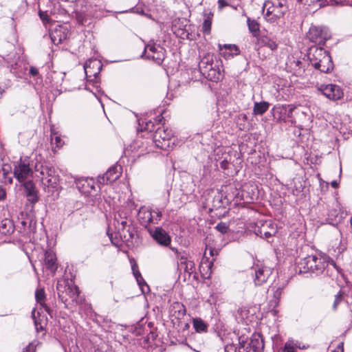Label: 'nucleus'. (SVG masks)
<instances>
[{
    "label": "nucleus",
    "instance_id": "nucleus-1",
    "mask_svg": "<svg viewBox=\"0 0 352 352\" xmlns=\"http://www.w3.org/2000/svg\"><path fill=\"white\" fill-rule=\"evenodd\" d=\"M308 58L311 65L321 72L328 73L333 69L331 58L329 52L322 47H310Z\"/></svg>",
    "mask_w": 352,
    "mask_h": 352
},
{
    "label": "nucleus",
    "instance_id": "nucleus-2",
    "mask_svg": "<svg viewBox=\"0 0 352 352\" xmlns=\"http://www.w3.org/2000/svg\"><path fill=\"white\" fill-rule=\"evenodd\" d=\"M287 10V0H267L263 6L264 18L270 23H274L282 18Z\"/></svg>",
    "mask_w": 352,
    "mask_h": 352
},
{
    "label": "nucleus",
    "instance_id": "nucleus-3",
    "mask_svg": "<svg viewBox=\"0 0 352 352\" xmlns=\"http://www.w3.org/2000/svg\"><path fill=\"white\" fill-rule=\"evenodd\" d=\"M36 177L40 178L42 184L47 188H55L58 182V175L54 168L43 166L40 162L34 166Z\"/></svg>",
    "mask_w": 352,
    "mask_h": 352
},
{
    "label": "nucleus",
    "instance_id": "nucleus-4",
    "mask_svg": "<svg viewBox=\"0 0 352 352\" xmlns=\"http://www.w3.org/2000/svg\"><path fill=\"white\" fill-rule=\"evenodd\" d=\"M176 140L173 131L170 129L158 128L153 135L155 145L162 150L173 148Z\"/></svg>",
    "mask_w": 352,
    "mask_h": 352
},
{
    "label": "nucleus",
    "instance_id": "nucleus-5",
    "mask_svg": "<svg viewBox=\"0 0 352 352\" xmlns=\"http://www.w3.org/2000/svg\"><path fill=\"white\" fill-rule=\"evenodd\" d=\"M56 289L58 294L63 301L67 302L71 300L72 302L78 303L79 289L72 280L58 282Z\"/></svg>",
    "mask_w": 352,
    "mask_h": 352
},
{
    "label": "nucleus",
    "instance_id": "nucleus-6",
    "mask_svg": "<svg viewBox=\"0 0 352 352\" xmlns=\"http://www.w3.org/2000/svg\"><path fill=\"white\" fill-rule=\"evenodd\" d=\"M14 175L19 182H23L32 176V170L30 168L28 157H25L24 159L21 158L17 164L15 165Z\"/></svg>",
    "mask_w": 352,
    "mask_h": 352
},
{
    "label": "nucleus",
    "instance_id": "nucleus-7",
    "mask_svg": "<svg viewBox=\"0 0 352 352\" xmlns=\"http://www.w3.org/2000/svg\"><path fill=\"white\" fill-rule=\"evenodd\" d=\"M253 280L256 286L265 283L272 273V269L263 265H255L253 268Z\"/></svg>",
    "mask_w": 352,
    "mask_h": 352
},
{
    "label": "nucleus",
    "instance_id": "nucleus-8",
    "mask_svg": "<svg viewBox=\"0 0 352 352\" xmlns=\"http://www.w3.org/2000/svg\"><path fill=\"white\" fill-rule=\"evenodd\" d=\"M295 109L293 105H276L272 109L274 118L277 122H286L287 118H291L293 122L292 113Z\"/></svg>",
    "mask_w": 352,
    "mask_h": 352
},
{
    "label": "nucleus",
    "instance_id": "nucleus-9",
    "mask_svg": "<svg viewBox=\"0 0 352 352\" xmlns=\"http://www.w3.org/2000/svg\"><path fill=\"white\" fill-rule=\"evenodd\" d=\"M307 37L313 43L323 45L329 38L330 35L326 28L311 26L309 28Z\"/></svg>",
    "mask_w": 352,
    "mask_h": 352
},
{
    "label": "nucleus",
    "instance_id": "nucleus-10",
    "mask_svg": "<svg viewBox=\"0 0 352 352\" xmlns=\"http://www.w3.org/2000/svg\"><path fill=\"white\" fill-rule=\"evenodd\" d=\"M144 56L160 65L164 59L165 51L160 45L148 44L145 47Z\"/></svg>",
    "mask_w": 352,
    "mask_h": 352
},
{
    "label": "nucleus",
    "instance_id": "nucleus-11",
    "mask_svg": "<svg viewBox=\"0 0 352 352\" xmlns=\"http://www.w3.org/2000/svg\"><path fill=\"white\" fill-rule=\"evenodd\" d=\"M162 214L158 210L151 211L145 206L141 207L138 212V219L143 225H147L151 223H157L160 221Z\"/></svg>",
    "mask_w": 352,
    "mask_h": 352
},
{
    "label": "nucleus",
    "instance_id": "nucleus-12",
    "mask_svg": "<svg viewBox=\"0 0 352 352\" xmlns=\"http://www.w3.org/2000/svg\"><path fill=\"white\" fill-rule=\"evenodd\" d=\"M258 228H255L254 233L262 238L269 239L276 233V226L270 221L257 222Z\"/></svg>",
    "mask_w": 352,
    "mask_h": 352
},
{
    "label": "nucleus",
    "instance_id": "nucleus-13",
    "mask_svg": "<svg viewBox=\"0 0 352 352\" xmlns=\"http://www.w3.org/2000/svg\"><path fill=\"white\" fill-rule=\"evenodd\" d=\"M149 233L155 241L160 245L168 247L171 243V238L163 228L156 227L149 230Z\"/></svg>",
    "mask_w": 352,
    "mask_h": 352
},
{
    "label": "nucleus",
    "instance_id": "nucleus-14",
    "mask_svg": "<svg viewBox=\"0 0 352 352\" xmlns=\"http://www.w3.org/2000/svg\"><path fill=\"white\" fill-rule=\"evenodd\" d=\"M318 89L327 98L331 100H339L343 96L342 90L336 85L322 84L318 87Z\"/></svg>",
    "mask_w": 352,
    "mask_h": 352
},
{
    "label": "nucleus",
    "instance_id": "nucleus-15",
    "mask_svg": "<svg viewBox=\"0 0 352 352\" xmlns=\"http://www.w3.org/2000/svg\"><path fill=\"white\" fill-rule=\"evenodd\" d=\"M208 58H204L202 59L199 63V68L201 69H204L203 72L204 74L207 73L208 78H209L210 80L218 81L221 80L223 76V74L219 69L216 70L214 68H213L210 64L206 65H208Z\"/></svg>",
    "mask_w": 352,
    "mask_h": 352
},
{
    "label": "nucleus",
    "instance_id": "nucleus-16",
    "mask_svg": "<svg viewBox=\"0 0 352 352\" xmlns=\"http://www.w3.org/2000/svg\"><path fill=\"white\" fill-rule=\"evenodd\" d=\"M169 315L174 324L179 323L186 315L185 306L179 302H173L170 307Z\"/></svg>",
    "mask_w": 352,
    "mask_h": 352
},
{
    "label": "nucleus",
    "instance_id": "nucleus-17",
    "mask_svg": "<svg viewBox=\"0 0 352 352\" xmlns=\"http://www.w3.org/2000/svg\"><path fill=\"white\" fill-rule=\"evenodd\" d=\"M122 168L120 166H113L98 179L100 184H108L116 181L121 175Z\"/></svg>",
    "mask_w": 352,
    "mask_h": 352
},
{
    "label": "nucleus",
    "instance_id": "nucleus-18",
    "mask_svg": "<svg viewBox=\"0 0 352 352\" xmlns=\"http://www.w3.org/2000/svg\"><path fill=\"white\" fill-rule=\"evenodd\" d=\"M69 35V31L66 26L58 25L50 33V38L52 43L58 45L66 40Z\"/></svg>",
    "mask_w": 352,
    "mask_h": 352
},
{
    "label": "nucleus",
    "instance_id": "nucleus-19",
    "mask_svg": "<svg viewBox=\"0 0 352 352\" xmlns=\"http://www.w3.org/2000/svg\"><path fill=\"white\" fill-rule=\"evenodd\" d=\"M316 256L310 255L302 259L298 267L300 272L302 273L314 272L316 267Z\"/></svg>",
    "mask_w": 352,
    "mask_h": 352
},
{
    "label": "nucleus",
    "instance_id": "nucleus-20",
    "mask_svg": "<svg viewBox=\"0 0 352 352\" xmlns=\"http://www.w3.org/2000/svg\"><path fill=\"white\" fill-rule=\"evenodd\" d=\"M329 265H331L336 267V263L329 257L325 255L316 256V267L314 268V273L317 274L322 273Z\"/></svg>",
    "mask_w": 352,
    "mask_h": 352
},
{
    "label": "nucleus",
    "instance_id": "nucleus-21",
    "mask_svg": "<svg viewBox=\"0 0 352 352\" xmlns=\"http://www.w3.org/2000/svg\"><path fill=\"white\" fill-rule=\"evenodd\" d=\"M218 47L220 54L225 58H232L236 55H238L240 52L239 47L236 45L232 44H219Z\"/></svg>",
    "mask_w": 352,
    "mask_h": 352
},
{
    "label": "nucleus",
    "instance_id": "nucleus-22",
    "mask_svg": "<svg viewBox=\"0 0 352 352\" xmlns=\"http://www.w3.org/2000/svg\"><path fill=\"white\" fill-rule=\"evenodd\" d=\"M258 53H260V50L263 47H266L269 48L271 51L276 50L278 47V44H277L276 41L267 35H262L258 39Z\"/></svg>",
    "mask_w": 352,
    "mask_h": 352
},
{
    "label": "nucleus",
    "instance_id": "nucleus-23",
    "mask_svg": "<svg viewBox=\"0 0 352 352\" xmlns=\"http://www.w3.org/2000/svg\"><path fill=\"white\" fill-rule=\"evenodd\" d=\"M178 266L180 270H184L189 275H190L195 270L194 262L184 256H182L180 257Z\"/></svg>",
    "mask_w": 352,
    "mask_h": 352
},
{
    "label": "nucleus",
    "instance_id": "nucleus-24",
    "mask_svg": "<svg viewBox=\"0 0 352 352\" xmlns=\"http://www.w3.org/2000/svg\"><path fill=\"white\" fill-rule=\"evenodd\" d=\"M133 274L139 285L142 293H147L149 291L148 286L143 279L136 264L132 265Z\"/></svg>",
    "mask_w": 352,
    "mask_h": 352
},
{
    "label": "nucleus",
    "instance_id": "nucleus-25",
    "mask_svg": "<svg viewBox=\"0 0 352 352\" xmlns=\"http://www.w3.org/2000/svg\"><path fill=\"white\" fill-rule=\"evenodd\" d=\"M253 186H245L241 191L242 199L245 203H250L255 199L256 194Z\"/></svg>",
    "mask_w": 352,
    "mask_h": 352
},
{
    "label": "nucleus",
    "instance_id": "nucleus-26",
    "mask_svg": "<svg viewBox=\"0 0 352 352\" xmlns=\"http://www.w3.org/2000/svg\"><path fill=\"white\" fill-rule=\"evenodd\" d=\"M250 345L255 352L262 351L264 348V342L262 336L260 334H254L252 336Z\"/></svg>",
    "mask_w": 352,
    "mask_h": 352
},
{
    "label": "nucleus",
    "instance_id": "nucleus-27",
    "mask_svg": "<svg viewBox=\"0 0 352 352\" xmlns=\"http://www.w3.org/2000/svg\"><path fill=\"white\" fill-rule=\"evenodd\" d=\"M56 255L52 250H47L45 253V263L49 269L54 270L56 269Z\"/></svg>",
    "mask_w": 352,
    "mask_h": 352
},
{
    "label": "nucleus",
    "instance_id": "nucleus-28",
    "mask_svg": "<svg viewBox=\"0 0 352 352\" xmlns=\"http://www.w3.org/2000/svg\"><path fill=\"white\" fill-rule=\"evenodd\" d=\"M193 327L197 333L206 332L208 330L207 324L201 318H196L192 320Z\"/></svg>",
    "mask_w": 352,
    "mask_h": 352
},
{
    "label": "nucleus",
    "instance_id": "nucleus-29",
    "mask_svg": "<svg viewBox=\"0 0 352 352\" xmlns=\"http://www.w3.org/2000/svg\"><path fill=\"white\" fill-rule=\"evenodd\" d=\"M270 107L267 102H255L254 104L253 111L256 115H263L267 111Z\"/></svg>",
    "mask_w": 352,
    "mask_h": 352
},
{
    "label": "nucleus",
    "instance_id": "nucleus-30",
    "mask_svg": "<svg viewBox=\"0 0 352 352\" xmlns=\"http://www.w3.org/2000/svg\"><path fill=\"white\" fill-rule=\"evenodd\" d=\"M24 187L27 193V195L31 197V201L32 202L37 201L38 199L35 193L34 185L31 182H28L24 184Z\"/></svg>",
    "mask_w": 352,
    "mask_h": 352
},
{
    "label": "nucleus",
    "instance_id": "nucleus-31",
    "mask_svg": "<svg viewBox=\"0 0 352 352\" xmlns=\"http://www.w3.org/2000/svg\"><path fill=\"white\" fill-rule=\"evenodd\" d=\"M91 67H97V71H96L94 72V74H97L99 72L100 68L101 67L100 62L99 60H98L97 59H91V60H87L84 65V69H85L86 74H87L88 72H90V73L91 72L89 70Z\"/></svg>",
    "mask_w": 352,
    "mask_h": 352
},
{
    "label": "nucleus",
    "instance_id": "nucleus-32",
    "mask_svg": "<svg viewBox=\"0 0 352 352\" xmlns=\"http://www.w3.org/2000/svg\"><path fill=\"white\" fill-rule=\"evenodd\" d=\"M35 298H36V302L38 303H39L41 305V306L43 307L46 311H47V307H46V305L45 304V292H44L43 289H38L36 291Z\"/></svg>",
    "mask_w": 352,
    "mask_h": 352
},
{
    "label": "nucleus",
    "instance_id": "nucleus-33",
    "mask_svg": "<svg viewBox=\"0 0 352 352\" xmlns=\"http://www.w3.org/2000/svg\"><path fill=\"white\" fill-rule=\"evenodd\" d=\"M248 25L249 30L254 34V36H256L257 32L259 31L258 23L255 20L248 19Z\"/></svg>",
    "mask_w": 352,
    "mask_h": 352
},
{
    "label": "nucleus",
    "instance_id": "nucleus-34",
    "mask_svg": "<svg viewBox=\"0 0 352 352\" xmlns=\"http://www.w3.org/2000/svg\"><path fill=\"white\" fill-rule=\"evenodd\" d=\"M301 64L302 63L299 60H294L293 61H289V67L294 71V72L297 74H300L301 72Z\"/></svg>",
    "mask_w": 352,
    "mask_h": 352
},
{
    "label": "nucleus",
    "instance_id": "nucleus-35",
    "mask_svg": "<svg viewBox=\"0 0 352 352\" xmlns=\"http://www.w3.org/2000/svg\"><path fill=\"white\" fill-rule=\"evenodd\" d=\"M51 142L52 146H55L56 148H60L64 144L60 137L56 135H52Z\"/></svg>",
    "mask_w": 352,
    "mask_h": 352
},
{
    "label": "nucleus",
    "instance_id": "nucleus-36",
    "mask_svg": "<svg viewBox=\"0 0 352 352\" xmlns=\"http://www.w3.org/2000/svg\"><path fill=\"white\" fill-rule=\"evenodd\" d=\"M280 352H296V349L292 342H287L285 344V346Z\"/></svg>",
    "mask_w": 352,
    "mask_h": 352
},
{
    "label": "nucleus",
    "instance_id": "nucleus-37",
    "mask_svg": "<svg viewBox=\"0 0 352 352\" xmlns=\"http://www.w3.org/2000/svg\"><path fill=\"white\" fill-rule=\"evenodd\" d=\"M211 20L209 18L204 20L203 23V30L205 33H210L211 30Z\"/></svg>",
    "mask_w": 352,
    "mask_h": 352
},
{
    "label": "nucleus",
    "instance_id": "nucleus-38",
    "mask_svg": "<svg viewBox=\"0 0 352 352\" xmlns=\"http://www.w3.org/2000/svg\"><path fill=\"white\" fill-rule=\"evenodd\" d=\"M216 229L222 234L226 233L228 230V226L226 223L221 222L216 226Z\"/></svg>",
    "mask_w": 352,
    "mask_h": 352
},
{
    "label": "nucleus",
    "instance_id": "nucleus-39",
    "mask_svg": "<svg viewBox=\"0 0 352 352\" xmlns=\"http://www.w3.org/2000/svg\"><path fill=\"white\" fill-rule=\"evenodd\" d=\"M35 312H36V311L34 309L32 311V317L34 319V324H35L36 329L37 331H43V325L41 323H38L37 322V320L35 319Z\"/></svg>",
    "mask_w": 352,
    "mask_h": 352
},
{
    "label": "nucleus",
    "instance_id": "nucleus-40",
    "mask_svg": "<svg viewBox=\"0 0 352 352\" xmlns=\"http://www.w3.org/2000/svg\"><path fill=\"white\" fill-rule=\"evenodd\" d=\"M342 300V294L340 292H339L336 296L335 298V301L333 305V307L334 309H336L338 305L340 303V302Z\"/></svg>",
    "mask_w": 352,
    "mask_h": 352
},
{
    "label": "nucleus",
    "instance_id": "nucleus-41",
    "mask_svg": "<svg viewBox=\"0 0 352 352\" xmlns=\"http://www.w3.org/2000/svg\"><path fill=\"white\" fill-rule=\"evenodd\" d=\"M40 18L43 22H48L49 21V16L47 14L43 11L39 10L38 12Z\"/></svg>",
    "mask_w": 352,
    "mask_h": 352
},
{
    "label": "nucleus",
    "instance_id": "nucleus-42",
    "mask_svg": "<svg viewBox=\"0 0 352 352\" xmlns=\"http://www.w3.org/2000/svg\"><path fill=\"white\" fill-rule=\"evenodd\" d=\"M36 345L32 342L26 346L23 352H35Z\"/></svg>",
    "mask_w": 352,
    "mask_h": 352
},
{
    "label": "nucleus",
    "instance_id": "nucleus-43",
    "mask_svg": "<svg viewBox=\"0 0 352 352\" xmlns=\"http://www.w3.org/2000/svg\"><path fill=\"white\" fill-rule=\"evenodd\" d=\"M6 197V192L4 188L0 187V201L4 200Z\"/></svg>",
    "mask_w": 352,
    "mask_h": 352
},
{
    "label": "nucleus",
    "instance_id": "nucleus-44",
    "mask_svg": "<svg viewBox=\"0 0 352 352\" xmlns=\"http://www.w3.org/2000/svg\"><path fill=\"white\" fill-rule=\"evenodd\" d=\"M332 352H344L343 343L342 342L340 343L338 345L337 349L336 350L333 351Z\"/></svg>",
    "mask_w": 352,
    "mask_h": 352
},
{
    "label": "nucleus",
    "instance_id": "nucleus-45",
    "mask_svg": "<svg viewBox=\"0 0 352 352\" xmlns=\"http://www.w3.org/2000/svg\"><path fill=\"white\" fill-rule=\"evenodd\" d=\"M38 73V69L36 67H31L30 69V74L32 76H36Z\"/></svg>",
    "mask_w": 352,
    "mask_h": 352
},
{
    "label": "nucleus",
    "instance_id": "nucleus-46",
    "mask_svg": "<svg viewBox=\"0 0 352 352\" xmlns=\"http://www.w3.org/2000/svg\"><path fill=\"white\" fill-rule=\"evenodd\" d=\"M219 7L221 9L223 7L226 6L228 4L225 0H219L218 1Z\"/></svg>",
    "mask_w": 352,
    "mask_h": 352
},
{
    "label": "nucleus",
    "instance_id": "nucleus-47",
    "mask_svg": "<svg viewBox=\"0 0 352 352\" xmlns=\"http://www.w3.org/2000/svg\"><path fill=\"white\" fill-rule=\"evenodd\" d=\"M144 129L152 131L153 129V124L151 122L146 123V126Z\"/></svg>",
    "mask_w": 352,
    "mask_h": 352
},
{
    "label": "nucleus",
    "instance_id": "nucleus-48",
    "mask_svg": "<svg viewBox=\"0 0 352 352\" xmlns=\"http://www.w3.org/2000/svg\"><path fill=\"white\" fill-rule=\"evenodd\" d=\"M77 20L78 21L81 23V24H83L84 23V19L82 17L81 14H78L77 15Z\"/></svg>",
    "mask_w": 352,
    "mask_h": 352
},
{
    "label": "nucleus",
    "instance_id": "nucleus-49",
    "mask_svg": "<svg viewBox=\"0 0 352 352\" xmlns=\"http://www.w3.org/2000/svg\"><path fill=\"white\" fill-rule=\"evenodd\" d=\"M331 185L333 188H336L338 187L339 184L337 181L334 180L331 182Z\"/></svg>",
    "mask_w": 352,
    "mask_h": 352
},
{
    "label": "nucleus",
    "instance_id": "nucleus-50",
    "mask_svg": "<svg viewBox=\"0 0 352 352\" xmlns=\"http://www.w3.org/2000/svg\"><path fill=\"white\" fill-rule=\"evenodd\" d=\"M239 311H240L241 313L242 316L243 317L244 316L246 315L247 310L245 309H241L239 310Z\"/></svg>",
    "mask_w": 352,
    "mask_h": 352
},
{
    "label": "nucleus",
    "instance_id": "nucleus-51",
    "mask_svg": "<svg viewBox=\"0 0 352 352\" xmlns=\"http://www.w3.org/2000/svg\"><path fill=\"white\" fill-rule=\"evenodd\" d=\"M120 223H121L122 228H124L126 224V221L125 220H122Z\"/></svg>",
    "mask_w": 352,
    "mask_h": 352
},
{
    "label": "nucleus",
    "instance_id": "nucleus-52",
    "mask_svg": "<svg viewBox=\"0 0 352 352\" xmlns=\"http://www.w3.org/2000/svg\"><path fill=\"white\" fill-rule=\"evenodd\" d=\"M4 93V89L0 87V98L2 97L3 94Z\"/></svg>",
    "mask_w": 352,
    "mask_h": 352
},
{
    "label": "nucleus",
    "instance_id": "nucleus-53",
    "mask_svg": "<svg viewBox=\"0 0 352 352\" xmlns=\"http://www.w3.org/2000/svg\"><path fill=\"white\" fill-rule=\"evenodd\" d=\"M87 182L88 183V185H91V186H92V184H94V182L92 180L87 181Z\"/></svg>",
    "mask_w": 352,
    "mask_h": 352
},
{
    "label": "nucleus",
    "instance_id": "nucleus-54",
    "mask_svg": "<svg viewBox=\"0 0 352 352\" xmlns=\"http://www.w3.org/2000/svg\"><path fill=\"white\" fill-rule=\"evenodd\" d=\"M171 250H172L174 252H175L176 254H177V253H178V250H177L176 248H171Z\"/></svg>",
    "mask_w": 352,
    "mask_h": 352
},
{
    "label": "nucleus",
    "instance_id": "nucleus-55",
    "mask_svg": "<svg viewBox=\"0 0 352 352\" xmlns=\"http://www.w3.org/2000/svg\"><path fill=\"white\" fill-rule=\"evenodd\" d=\"M297 1H299V2H302L303 1V0H297Z\"/></svg>",
    "mask_w": 352,
    "mask_h": 352
},
{
    "label": "nucleus",
    "instance_id": "nucleus-56",
    "mask_svg": "<svg viewBox=\"0 0 352 352\" xmlns=\"http://www.w3.org/2000/svg\"><path fill=\"white\" fill-rule=\"evenodd\" d=\"M9 182H10V183H12V179H9Z\"/></svg>",
    "mask_w": 352,
    "mask_h": 352
},
{
    "label": "nucleus",
    "instance_id": "nucleus-57",
    "mask_svg": "<svg viewBox=\"0 0 352 352\" xmlns=\"http://www.w3.org/2000/svg\"><path fill=\"white\" fill-rule=\"evenodd\" d=\"M123 218H126V214H124V217Z\"/></svg>",
    "mask_w": 352,
    "mask_h": 352
},
{
    "label": "nucleus",
    "instance_id": "nucleus-58",
    "mask_svg": "<svg viewBox=\"0 0 352 352\" xmlns=\"http://www.w3.org/2000/svg\"><path fill=\"white\" fill-rule=\"evenodd\" d=\"M351 226H352V218H351Z\"/></svg>",
    "mask_w": 352,
    "mask_h": 352
},
{
    "label": "nucleus",
    "instance_id": "nucleus-59",
    "mask_svg": "<svg viewBox=\"0 0 352 352\" xmlns=\"http://www.w3.org/2000/svg\"><path fill=\"white\" fill-rule=\"evenodd\" d=\"M196 352H199V351H197Z\"/></svg>",
    "mask_w": 352,
    "mask_h": 352
}]
</instances>
